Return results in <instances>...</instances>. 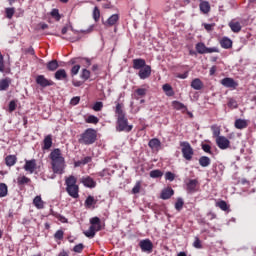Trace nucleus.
I'll return each instance as SVG.
<instances>
[{"label":"nucleus","mask_w":256,"mask_h":256,"mask_svg":"<svg viewBox=\"0 0 256 256\" xmlns=\"http://www.w3.org/2000/svg\"><path fill=\"white\" fill-rule=\"evenodd\" d=\"M49 159L51 161L52 171L56 175H63L65 173V157L61 153V149L55 148L49 154Z\"/></svg>","instance_id":"f257e3e1"},{"label":"nucleus","mask_w":256,"mask_h":256,"mask_svg":"<svg viewBox=\"0 0 256 256\" xmlns=\"http://www.w3.org/2000/svg\"><path fill=\"white\" fill-rule=\"evenodd\" d=\"M66 192L72 199H79V185H77V177L70 175L65 178Z\"/></svg>","instance_id":"f03ea898"},{"label":"nucleus","mask_w":256,"mask_h":256,"mask_svg":"<svg viewBox=\"0 0 256 256\" xmlns=\"http://www.w3.org/2000/svg\"><path fill=\"white\" fill-rule=\"evenodd\" d=\"M97 141V130L93 128H87L78 139L80 145H93Z\"/></svg>","instance_id":"7ed1b4c3"},{"label":"nucleus","mask_w":256,"mask_h":256,"mask_svg":"<svg viewBox=\"0 0 256 256\" xmlns=\"http://www.w3.org/2000/svg\"><path fill=\"white\" fill-rule=\"evenodd\" d=\"M116 131H118V133H121L123 131L125 133H131V131H133V125H129V120L127 119V116L117 118Z\"/></svg>","instance_id":"20e7f679"},{"label":"nucleus","mask_w":256,"mask_h":256,"mask_svg":"<svg viewBox=\"0 0 256 256\" xmlns=\"http://www.w3.org/2000/svg\"><path fill=\"white\" fill-rule=\"evenodd\" d=\"M181 152L186 161H191L193 159V155H195V151L193 150V147H191V144L187 141L180 143Z\"/></svg>","instance_id":"39448f33"},{"label":"nucleus","mask_w":256,"mask_h":256,"mask_svg":"<svg viewBox=\"0 0 256 256\" xmlns=\"http://www.w3.org/2000/svg\"><path fill=\"white\" fill-rule=\"evenodd\" d=\"M220 83L223 87H226V89H231V91H235V89L239 87V82L231 77L223 78Z\"/></svg>","instance_id":"423d86ee"},{"label":"nucleus","mask_w":256,"mask_h":256,"mask_svg":"<svg viewBox=\"0 0 256 256\" xmlns=\"http://www.w3.org/2000/svg\"><path fill=\"white\" fill-rule=\"evenodd\" d=\"M186 191L189 194L197 193L199 191V180L188 179L186 182Z\"/></svg>","instance_id":"0eeeda50"},{"label":"nucleus","mask_w":256,"mask_h":256,"mask_svg":"<svg viewBox=\"0 0 256 256\" xmlns=\"http://www.w3.org/2000/svg\"><path fill=\"white\" fill-rule=\"evenodd\" d=\"M142 253H153V242L150 239H143L139 242Z\"/></svg>","instance_id":"6e6552de"},{"label":"nucleus","mask_w":256,"mask_h":256,"mask_svg":"<svg viewBox=\"0 0 256 256\" xmlns=\"http://www.w3.org/2000/svg\"><path fill=\"white\" fill-rule=\"evenodd\" d=\"M216 145L222 151H225L226 149L231 148V141H229V139H227V137L221 136V137L216 138Z\"/></svg>","instance_id":"1a4fd4ad"},{"label":"nucleus","mask_w":256,"mask_h":256,"mask_svg":"<svg viewBox=\"0 0 256 256\" xmlns=\"http://www.w3.org/2000/svg\"><path fill=\"white\" fill-rule=\"evenodd\" d=\"M36 83L37 85H40V87H53V85H55V82L45 78L43 75H38L36 77Z\"/></svg>","instance_id":"9d476101"},{"label":"nucleus","mask_w":256,"mask_h":256,"mask_svg":"<svg viewBox=\"0 0 256 256\" xmlns=\"http://www.w3.org/2000/svg\"><path fill=\"white\" fill-rule=\"evenodd\" d=\"M81 183L84 185V187H87L88 189H95V187H97V182L93 178H91V176L82 177Z\"/></svg>","instance_id":"9b49d317"},{"label":"nucleus","mask_w":256,"mask_h":256,"mask_svg":"<svg viewBox=\"0 0 256 256\" xmlns=\"http://www.w3.org/2000/svg\"><path fill=\"white\" fill-rule=\"evenodd\" d=\"M138 77L143 80L149 79V77H151V66L146 65L145 67L140 69L138 72Z\"/></svg>","instance_id":"f8f14e48"},{"label":"nucleus","mask_w":256,"mask_h":256,"mask_svg":"<svg viewBox=\"0 0 256 256\" xmlns=\"http://www.w3.org/2000/svg\"><path fill=\"white\" fill-rule=\"evenodd\" d=\"M24 169L28 171V173H35V169H37V161L35 159L26 160Z\"/></svg>","instance_id":"ddd939ff"},{"label":"nucleus","mask_w":256,"mask_h":256,"mask_svg":"<svg viewBox=\"0 0 256 256\" xmlns=\"http://www.w3.org/2000/svg\"><path fill=\"white\" fill-rule=\"evenodd\" d=\"M118 22L119 14H113L107 19V21L103 22V25H105V27H113L114 25H117Z\"/></svg>","instance_id":"4468645a"},{"label":"nucleus","mask_w":256,"mask_h":256,"mask_svg":"<svg viewBox=\"0 0 256 256\" xmlns=\"http://www.w3.org/2000/svg\"><path fill=\"white\" fill-rule=\"evenodd\" d=\"M133 63V69L136 71H139L143 69V67L147 66V62H145V59L143 58H136L132 61Z\"/></svg>","instance_id":"2eb2a0df"},{"label":"nucleus","mask_w":256,"mask_h":256,"mask_svg":"<svg viewBox=\"0 0 256 256\" xmlns=\"http://www.w3.org/2000/svg\"><path fill=\"white\" fill-rule=\"evenodd\" d=\"M228 27H230L233 33H240L243 26H241V22L232 20L229 22Z\"/></svg>","instance_id":"dca6fc26"},{"label":"nucleus","mask_w":256,"mask_h":256,"mask_svg":"<svg viewBox=\"0 0 256 256\" xmlns=\"http://www.w3.org/2000/svg\"><path fill=\"white\" fill-rule=\"evenodd\" d=\"M173 195H175V191L173 190V188L169 187V188L162 190L160 197H161V199L166 201L167 199H171V197H173Z\"/></svg>","instance_id":"f3484780"},{"label":"nucleus","mask_w":256,"mask_h":256,"mask_svg":"<svg viewBox=\"0 0 256 256\" xmlns=\"http://www.w3.org/2000/svg\"><path fill=\"white\" fill-rule=\"evenodd\" d=\"M54 77L57 81H67V71L59 69L55 72Z\"/></svg>","instance_id":"a211bd4d"},{"label":"nucleus","mask_w":256,"mask_h":256,"mask_svg":"<svg viewBox=\"0 0 256 256\" xmlns=\"http://www.w3.org/2000/svg\"><path fill=\"white\" fill-rule=\"evenodd\" d=\"M97 203V199L93 196H88L84 202L86 209H95V204Z\"/></svg>","instance_id":"6ab92c4d"},{"label":"nucleus","mask_w":256,"mask_h":256,"mask_svg":"<svg viewBox=\"0 0 256 256\" xmlns=\"http://www.w3.org/2000/svg\"><path fill=\"white\" fill-rule=\"evenodd\" d=\"M199 9L201 13H203L204 15H207V13H210L211 11V4H209V1H202L199 4Z\"/></svg>","instance_id":"aec40b11"},{"label":"nucleus","mask_w":256,"mask_h":256,"mask_svg":"<svg viewBox=\"0 0 256 256\" xmlns=\"http://www.w3.org/2000/svg\"><path fill=\"white\" fill-rule=\"evenodd\" d=\"M11 78L6 77L0 80V91H7L11 86Z\"/></svg>","instance_id":"412c9836"},{"label":"nucleus","mask_w":256,"mask_h":256,"mask_svg":"<svg viewBox=\"0 0 256 256\" xmlns=\"http://www.w3.org/2000/svg\"><path fill=\"white\" fill-rule=\"evenodd\" d=\"M220 45L222 49H231V47H233V41L228 37H223L220 40Z\"/></svg>","instance_id":"4be33fe9"},{"label":"nucleus","mask_w":256,"mask_h":256,"mask_svg":"<svg viewBox=\"0 0 256 256\" xmlns=\"http://www.w3.org/2000/svg\"><path fill=\"white\" fill-rule=\"evenodd\" d=\"M43 143H44V145H43L42 149H43L44 151H48V149H49L50 147H53V138H52V136H51V135H47V136L44 138Z\"/></svg>","instance_id":"5701e85b"},{"label":"nucleus","mask_w":256,"mask_h":256,"mask_svg":"<svg viewBox=\"0 0 256 256\" xmlns=\"http://www.w3.org/2000/svg\"><path fill=\"white\" fill-rule=\"evenodd\" d=\"M248 126L249 123L247 122V120L244 119H237L234 123V127L236 129H247Z\"/></svg>","instance_id":"b1692460"},{"label":"nucleus","mask_w":256,"mask_h":256,"mask_svg":"<svg viewBox=\"0 0 256 256\" xmlns=\"http://www.w3.org/2000/svg\"><path fill=\"white\" fill-rule=\"evenodd\" d=\"M191 87L192 89H195V91H201V89L203 88V81H201V79L199 78H195L191 82Z\"/></svg>","instance_id":"393cba45"},{"label":"nucleus","mask_w":256,"mask_h":256,"mask_svg":"<svg viewBox=\"0 0 256 256\" xmlns=\"http://www.w3.org/2000/svg\"><path fill=\"white\" fill-rule=\"evenodd\" d=\"M172 106L176 109V111H182V113H186L187 111V106L177 100L172 102Z\"/></svg>","instance_id":"a878e982"},{"label":"nucleus","mask_w":256,"mask_h":256,"mask_svg":"<svg viewBox=\"0 0 256 256\" xmlns=\"http://www.w3.org/2000/svg\"><path fill=\"white\" fill-rule=\"evenodd\" d=\"M9 195V186L7 184L1 182L0 183V199L7 197Z\"/></svg>","instance_id":"bb28decb"},{"label":"nucleus","mask_w":256,"mask_h":256,"mask_svg":"<svg viewBox=\"0 0 256 256\" xmlns=\"http://www.w3.org/2000/svg\"><path fill=\"white\" fill-rule=\"evenodd\" d=\"M148 147L150 149H160L161 148V140L157 138H153L149 141Z\"/></svg>","instance_id":"cd10ccee"},{"label":"nucleus","mask_w":256,"mask_h":256,"mask_svg":"<svg viewBox=\"0 0 256 256\" xmlns=\"http://www.w3.org/2000/svg\"><path fill=\"white\" fill-rule=\"evenodd\" d=\"M33 205L36 207V209H44L45 202H43V199H41V196H36L33 199Z\"/></svg>","instance_id":"c85d7f7f"},{"label":"nucleus","mask_w":256,"mask_h":256,"mask_svg":"<svg viewBox=\"0 0 256 256\" xmlns=\"http://www.w3.org/2000/svg\"><path fill=\"white\" fill-rule=\"evenodd\" d=\"M115 113H116L117 119H119L121 117H126L125 111H123V104L122 103H117L116 104Z\"/></svg>","instance_id":"c756f323"},{"label":"nucleus","mask_w":256,"mask_h":256,"mask_svg":"<svg viewBox=\"0 0 256 256\" xmlns=\"http://www.w3.org/2000/svg\"><path fill=\"white\" fill-rule=\"evenodd\" d=\"M15 163H17V156H15V155L6 156L5 164L7 165V167H13V165H15Z\"/></svg>","instance_id":"7c9ffc66"},{"label":"nucleus","mask_w":256,"mask_h":256,"mask_svg":"<svg viewBox=\"0 0 256 256\" xmlns=\"http://www.w3.org/2000/svg\"><path fill=\"white\" fill-rule=\"evenodd\" d=\"M48 71H57L59 69V62L57 60H52L46 64Z\"/></svg>","instance_id":"2f4dec72"},{"label":"nucleus","mask_w":256,"mask_h":256,"mask_svg":"<svg viewBox=\"0 0 256 256\" xmlns=\"http://www.w3.org/2000/svg\"><path fill=\"white\" fill-rule=\"evenodd\" d=\"M91 161V156H86L84 159L74 162V167H81L82 165H87V163H91Z\"/></svg>","instance_id":"473e14b6"},{"label":"nucleus","mask_w":256,"mask_h":256,"mask_svg":"<svg viewBox=\"0 0 256 256\" xmlns=\"http://www.w3.org/2000/svg\"><path fill=\"white\" fill-rule=\"evenodd\" d=\"M199 165L202 167H209V165H211V158L207 156H201L199 158Z\"/></svg>","instance_id":"72a5a7b5"},{"label":"nucleus","mask_w":256,"mask_h":256,"mask_svg":"<svg viewBox=\"0 0 256 256\" xmlns=\"http://www.w3.org/2000/svg\"><path fill=\"white\" fill-rule=\"evenodd\" d=\"M28 183H31V179L27 176H20L17 178V185H19V187L27 185Z\"/></svg>","instance_id":"f704fd0d"},{"label":"nucleus","mask_w":256,"mask_h":256,"mask_svg":"<svg viewBox=\"0 0 256 256\" xmlns=\"http://www.w3.org/2000/svg\"><path fill=\"white\" fill-rule=\"evenodd\" d=\"M206 50H207V46H205V43L199 42V43L196 44V51L200 55H205Z\"/></svg>","instance_id":"c9c22d12"},{"label":"nucleus","mask_w":256,"mask_h":256,"mask_svg":"<svg viewBox=\"0 0 256 256\" xmlns=\"http://www.w3.org/2000/svg\"><path fill=\"white\" fill-rule=\"evenodd\" d=\"M13 15H15V7L5 8L6 19H13Z\"/></svg>","instance_id":"e433bc0d"},{"label":"nucleus","mask_w":256,"mask_h":256,"mask_svg":"<svg viewBox=\"0 0 256 256\" xmlns=\"http://www.w3.org/2000/svg\"><path fill=\"white\" fill-rule=\"evenodd\" d=\"M85 123H90L92 125H97V123H99V118L95 115H89L86 119H85Z\"/></svg>","instance_id":"4c0bfd02"},{"label":"nucleus","mask_w":256,"mask_h":256,"mask_svg":"<svg viewBox=\"0 0 256 256\" xmlns=\"http://www.w3.org/2000/svg\"><path fill=\"white\" fill-rule=\"evenodd\" d=\"M216 207H219V209H221V211H227L229 209V205L227 204V202L225 200H220V201L216 202Z\"/></svg>","instance_id":"58836bf2"},{"label":"nucleus","mask_w":256,"mask_h":256,"mask_svg":"<svg viewBox=\"0 0 256 256\" xmlns=\"http://www.w3.org/2000/svg\"><path fill=\"white\" fill-rule=\"evenodd\" d=\"M150 177L152 179H159V177H163V171L156 169V170H152L150 171Z\"/></svg>","instance_id":"ea45409f"},{"label":"nucleus","mask_w":256,"mask_h":256,"mask_svg":"<svg viewBox=\"0 0 256 256\" xmlns=\"http://www.w3.org/2000/svg\"><path fill=\"white\" fill-rule=\"evenodd\" d=\"M162 89H163L164 93H166V95H168V97H172L173 87H171L169 84H164L162 86Z\"/></svg>","instance_id":"a19ab883"},{"label":"nucleus","mask_w":256,"mask_h":256,"mask_svg":"<svg viewBox=\"0 0 256 256\" xmlns=\"http://www.w3.org/2000/svg\"><path fill=\"white\" fill-rule=\"evenodd\" d=\"M93 19L97 23L99 22V19H101V11L99 10V7H94L93 10Z\"/></svg>","instance_id":"79ce46f5"},{"label":"nucleus","mask_w":256,"mask_h":256,"mask_svg":"<svg viewBox=\"0 0 256 256\" xmlns=\"http://www.w3.org/2000/svg\"><path fill=\"white\" fill-rule=\"evenodd\" d=\"M184 205H185V202L183 201V198H178L175 203L176 211H181V209H183Z\"/></svg>","instance_id":"37998d69"},{"label":"nucleus","mask_w":256,"mask_h":256,"mask_svg":"<svg viewBox=\"0 0 256 256\" xmlns=\"http://www.w3.org/2000/svg\"><path fill=\"white\" fill-rule=\"evenodd\" d=\"M141 192V181H137L134 187L132 188V195H137Z\"/></svg>","instance_id":"c03bdc74"},{"label":"nucleus","mask_w":256,"mask_h":256,"mask_svg":"<svg viewBox=\"0 0 256 256\" xmlns=\"http://www.w3.org/2000/svg\"><path fill=\"white\" fill-rule=\"evenodd\" d=\"M228 107L230 109H237V107H239V104H237V100H235L233 98H229V100H228Z\"/></svg>","instance_id":"a18cd8bd"},{"label":"nucleus","mask_w":256,"mask_h":256,"mask_svg":"<svg viewBox=\"0 0 256 256\" xmlns=\"http://www.w3.org/2000/svg\"><path fill=\"white\" fill-rule=\"evenodd\" d=\"M135 95H137L138 97H145L147 95V89L138 88L135 90Z\"/></svg>","instance_id":"49530a36"},{"label":"nucleus","mask_w":256,"mask_h":256,"mask_svg":"<svg viewBox=\"0 0 256 256\" xmlns=\"http://www.w3.org/2000/svg\"><path fill=\"white\" fill-rule=\"evenodd\" d=\"M84 249H85V245H83V243H80L74 246L73 251L74 253H83Z\"/></svg>","instance_id":"de8ad7c7"},{"label":"nucleus","mask_w":256,"mask_h":256,"mask_svg":"<svg viewBox=\"0 0 256 256\" xmlns=\"http://www.w3.org/2000/svg\"><path fill=\"white\" fill-rule=\"evenodd\" d=\"M91 77V72L87 69H83L81 73V79H84V81H87Z\"/></svg>","instance_id":"09e8293b"},{"label":"nucleus","mask_w":256,"mask_h":256,"mask_svg":"<svg viewBox=\"0 0 256 256\" xmlns=\"http://www.w3.org/2000/svg\"><path fill=\"white\" fill-rule=\"evenodd\" d=\"M64 235H65V233L63 232V230H58L54 234V239H57L58 241H63Z\"/></svg>","instance_id":"8fccbe9b"},{"label":"nucleus","mask_w":256,"mask_h":256,"mask_svg":"<svg viewBox=\"0 0 256 256\" xmlns=\"http://www.w3.org/2000/svg\"><path fill=\"white\" fill-rule=\"evenodd\" d=\"M211 130H212V133H213V137H216V139H218V137H221V129L215 127V126H212L211 127Z\"/></svg>","instance_id":"3c124183"},{"label":"nucleus","mask_w":256,"mask_h":256,"mask_svg":"<svg viewBox=\"0 0 256 256\" xmlns=\"http://www.w3.org/2000/svg\"><path fill=\"white\" fill-rule=\"evenodd\" d=\"M202 150L204 153H208V155H213V151H211V145L202 144Z\"/></svg>","instance_id":"603ef678"},{"label":"nucleus","mask_w":256,"mask_h":256,"mask_svg":"<svg viewBox=\"0 0 256 256\" xmlns=\"http://www.w3.org/2000/svg\"><path fill=\"white\" fill-rule=\"evenodd\" d=\"M95 233L93 231V228H89L87 231H84V235L85 237H88L89 239H93V237H95Z\"/></svg>","instance_id":"864d4df0"},{"label":"nucleus","mask_w":256,"mask_h":256,"mask_svg":"<svg viewBox=\"0 0 256 256\" xmlns=\"http://www.w3.org/2000/svg\"><path fill=\"white\" fill-rule=\"evenodd\" d=\"M93 111L99 112L103 109V102H96L93 107Z\"/></svg>","instance_id":"5fc2aeb1"},{"label":"nucleus","mask_w":256,"mask_h":256,"mask_svg":"<svg viewBox=\"0 0 256 256\" xmlns=\"http://www.w3.org/2000/svg\"><path fill=\"white\" fill-rule=\"evenodd\" d=\"M51 16L55 17L56 21H60L61 20V15L59 14V9H53L51 11Z\"/></svg>","instance_id":"6e6d98bb"},{"label":"nucleus","mask_w":256,"mask_h":256,"mask_svg":"<svg viewBox=\"0 0 256 256\" xmlns=\"http://www.w3.org/2000/svg\"><path fill=\"white\" fill-rule=\"evenodd\" d=\"M8 109L10 113H13V111L17 109V103L15 102V100L10 101Z\"/></svg>","instance_id":"4d7b16f0"},{"label":"nucleus","mask_w":256,"mask_h":256,"mask_svg":"<svg viewBox=\"0 0 256 256\" xmlns=\"http://www.w3.org/2000/svg\"><path fill=\"white\" fill-rule=\"evenodd\" d=\"M0 72L4 73L5 72V61L3 59V54L0 52Z\"/></svg>","instance_id":"13d9d810"},{"label":"nucleus","mask_w":256,"mask_h":256,"mask_svg":"<svg viewBox=\"0 0 256 256\" xmlns=\"http://www.w3.org/2000/svg\"><path fill=\"white\" fill-rule=\"evenodd\" d=\"M193 247H195V249H202L203 245H201V240L199 239V237L195 238Z\"/></svg>","instance_id":"bf43d9fd"},{"label":"nucleus","mask_w":256,"mask_h":256,"mask_svg":"<svg viewBox=\"0 0 256 256\" xmlns=\"http://www.w3.org/2000/svg\"><path fill=\"white\" fill-rule=\"evenodd\" d=\"M79 69H81V65H74L71 69V75L74 77V75H77L79 73Z\"/></svg>","instance_id":"052dcab7"},{"label":"nucleus","mask_w":256,"mask_h":256,"mask_svg":"<svg viewBox=\"0 0 256 256\" xmlns=\"http://www.w3.org/2000/svg\"><path fill=\"white\" fill-rule=\"evenodd\" d=\"M165 179L166 181H175V174L172 172H166Z\"/></svg>","instance_id":"680f3d73"},{"label":"nucleus","mask_w":256,"mask_h":256,"mask_svg":"<svg viewBox=\"0 0 256 256\" xmlns=\"http://www.w3.org/2000/svg\"><path fill=\"white\" fill-rule=\"evenodd\" d=\"M91 225H101V219L99 217H93L90 220Z\"/></svg>","instance_id":"e2e57ef3"},{"label":"nucleus","mask_w":256,"mask_h":256,"mask_svg":"<svg viewBox=\"0 0 256 256\" xmlns=\"http://www.w3.org/2000/svg\"><path fill=\"white\" fill-rule=\"evenodd\" d=\"M24 53L26 55H33V56H35V49H33L32 46H30L29 48H26L24 50Z\"/></svg>","instance_id":"0e129e2a"},{"label":"nucleus","mask_w":256,"mask_h":256,"mask_svg":"<svg viewBox=\"0 0 256 256\" xmlns=\"http://www.w3.org/2000/svg\"><path fill=\"white\" fill-rule=\"evenodd\" d=\"M206 53H219V48H217V47L207 48L206 47Z\"/></svg>","instance_id":"69168bd1"},{"label":"nucleus","mask_w":256,"mask_h":256,"mask_svg":"<svg viewBox=\"0 0 256 256\" xmlns=\"http://www.w3.org/2000/svg\"><path fill=\"white\" fill-rule=\"evenodd\" d=\"M215 27V23L212 24H204V29H206L208 32L213 31V28Z\"/></svg>","instance_id":"338daca9"},{"label":"nucleus","mask_w":256,"mask_h":256,"mask_svg":"<svg viewBox=\"0 0 256 256\" xmlns=\"http://www.w3.org/2000/svg\"><path fill=\"white\" fill-rule=\"evenodd\" d=\"M90 229H93V231L97 233V231H101L102 227L101 225L91 224Z\"/></svg>","instance_id":"774afa93"}]
</instances>
